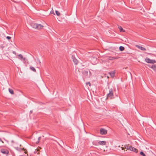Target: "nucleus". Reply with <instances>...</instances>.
Returning a JSON list of instances; mask_svg holds the SVG:
<instances>
[{
	"instance_id": "nucleus-1",
	"label": "nucleus",
	"mask_w": 156,
	"mask_h": 156,
	"mask_svg": "<svg viewBox=\"0 0 156 156\" xmlns=\"http://www.w3.org/2000/svg\"><path fill=\"white\" fill-rule=\"evenodd\" d=\"M109 93L107 95L106 99H112L114 98L113 95V91L112 88L109 89Z\"/></svg>"
},
{
	"instance_id": "nucleus-2",
	"label": "nucleus",
	"mask_w": 156,
	"mask_h": 156,
	"mask_svg": "<svg viewBox=\"0 0 156 156\" xmlns=\"http://www.w3.org/2000/svg\"><path fill=\"white\" fill-rule=\"evenodd\" d=\"M31 26L33 28L38 30L41 29L44 27L43 26L40 24H38L35 23H31Z\"/></svg>"
},
{
	"instance_id": "nucleus-3",
	"label": "nucleus",
	"mask_w": 156,
	"mask_h": 156,
	"mask_svg": "<svg viewBox=\"0 0 156 156\" xmlns=\"http://www.w3.org/2000/svg\"><path fill=\"white\" fill-rule=\"evenodd\" d=\"M145 61L148 63L154 64L156 62L155 60H152L147 58L145 59Z\"/></svg>"
},
{
	"instance_id": "nucleus-4",
	"label": "nucleus",
	"mask_w": 156,
	"mask_h": 156,
	"mask_svg": "<svg viewBox=\"0 0 156 156\" xmlns=\"http://www.w3.org/2000/svg\"><path fill=\"white\" fill-rule=\"evenodd\" d=\"M15 148L16 150L18 151H21L22 150H23L25 151L24 153H25L26 154H27V151L26 150V149H25L24 148H20L18 147H15Z\"/></svg>"
},
{
	"instance_id": "nucleus-5",
	"label": "nucleus",
	"mask_w": 156,
	"mask_h": 156,
	"mask_svg": "<svg viewBox=\"0 0 156 156\" xmlns=\"http://www.w3.org/2000/svg\"><path fill=\"white\" fill-rule=\"evenodd\" d=\"M107 130L104 128H101L100 129V133L101 135H105L107 133Z\"/></svg>"
},
{
	"instance_id": "nucleus-6",
	"label": "nucleus",
	"mask_w": 156,
	"mask_h": 156,
	"mask_svg": "<svg viewBox=\"0 0 156 156\" xmlns=\"http://www.w3.org/2000/svg\"><path fill=\"white\" fill-rule=\"evenodd\" d=\"M1 151L2 153L6 155H8L9 153V151L6 149H2L1 150Z\"/></svg>"
},
{
	"instance_id": "nucleus-7",
	"label": "nucleus",
	"mask_w": 156,
	"mask_h": 156,
	"mask_svg": "<svg viewBox=\"0 0 156 156\" xmlns=\"http://www.w3.org/2000/svg\"><path fill=\"white\" fill-rule=\"evenodd\" d=\"M72 59H73V61L75 64V65H77L78 63V60L75 58V57H74L73 55H72Z\"/></svg>"
},
{
	"instance_id": "nucleus-8",
	"label": "nucleus",
	"mask_w": 156,
	"mask_h": 156,
	"mask_svg": "<svg viewBox=\"0 0 156 156\" xmlns=\"http://www.w3.org/2000/svg\"><path fill=\"white\" fill-rule=\"evenodd\" d=\"M82 74L85 77H86L88 75V71L87 70H84L82 71Z\"/></svg>"
},
{
	"instance_id": "nucleus-9",
	"label": "nucleus",
	"mask_w": 156,
	"mask_h": 156,
	"mask_svg": "<svg viewBox=\"0 0 156 156\" xmlns=\"http://www.w3.org/2000/svg\"><path fill=\"white\" fill-rule=\"evenodd\" d=\"M130 150L133 152H136V153H137L138 152V150L136 148L132 146H131V147H130Z\"/></svg>"
},
{
	"instance_id": "nucleus-10",
	"label": "nucleus",
	"mask_w": 156,
	"mask_h": 156,
	"mask_svg": "<svg viewBox=\"0 0 156 156\" xmlns=\"http://www.w3.org/2000/svg\"><path fill=\"white\" fill-rule=\"evenodd\" d=\"M136 46L139 49H140L142 51H144L146 50V48L143 47L139 45H136Z\"/></svg>"
},
{
	"instance_id": "nucleus-11",
	"label": "nucleus",
	"mask_w": 156,
	"mask_h": 156,
	"mask_svg": "<svg viewBox=\"0 0 156 156\" xmlns=\"http://www.w3.org/2000/svg\"><path fill=\"white\" fill-rule=\"evenodd\" d=\"M98 144L100 145H105L106 144V142L105 141H99L98 142Z\"/></svg>"
},
{
	"instance_id": "nucleus-12",
	"label": "nucleus",
	"mask_w": 156,
	"mask_h": 156,
	"mask_svg": "<svg viewBox=\"0 0 156 156\" xmlns=\"http://www.w3.org/2000/svg\"><path fill=\"white\" fill-rule=\"evenodd\" d=\"M149 67L154 70H156V65H152L151 66H149Z\"/></svg>"
},
{
	"instance_id": "nucleus-13",
	"label": "nucleus",
	"mask_w": 156,
	"mask_h": 156,
	"mask_svg": "<svg viewBox=\"0 0 156 156\" xmlns=\"http://www.w3.org/2000/svg\"><path fill=\"white\" fill-rule=\"evenodd\" d=\"M115 73V72L113 71L111 72L110 74L112 77L113 78L114 77Z\"/></svg>"
},
{
	"instance_id": "nucleus-14",
	"label": "nucleus",
	"mask_w": 156,
	"mask_h": 156,
	"mask_svg": "<svg viewBox=\"0 0 156 156\" xmlns=\"http://www.w3.org/2000/svg\"><path fill=\"white\" fill-rule=\"evenodd\" d=\"M118 58V57H109V59L110 60H113L115 59H116Z\"/></svg>"
},
{
	"instance_id": "nucleus-15",
	"label": "nucleus",
	"mask_w": 156,
	"mask_h": 156,
	"mask_svg": "<svg viewBox=\"0 0 156 156\" xmlns=\"http://www.w3.org/2000/svg\"><path fill=\"white\" fill-rule=\"evenodd\" d=\"M125 49V48L124 47L121 46L119 47V50L121 51H123Z\"/></svg>"
},
{
	"instance_id": "nucleus-16",
	"label": "nucleus",
	"mask_w": 156,
	"mask_h": 156,
	"mask_svg": "<svg viewBox=\"0 0 156 156\" xmlns=\"http://www.w3.org/2000/svg\"><path fill=\"white\" fill-rule=\"evenodd\" d=\"M30 69L31 70H32L34 72H36V70L35 69V68L32 66H31L30 67Z\"/></svg>"
},
{
	"instance_id": "nucleus-17",
	"label": "nucleus",
	"mask_w": 156,
	"mask_h": 156,
	"mask_svg": "<svg viewBox=\"0 0 156 156\" xmlns=\"http://www.w3.org/2000/svg\"><path fill=\"white\" fill-rule=\"evenodd\" d=\"M9 93L11 94H14V91L12 89L9 88Z\"/></svg>"
},
{
	"instance_id": "nucleus-18",
	"label": "nucleus",
	"mask_w": 156,
	"mask_h": 156,
	"mask_svg": "<svg viewBox=\"0 0 156 156\" xmlns=\"http://www.w3.org/2000/svg\"><path fill=\"white\" fill-rule=\"evenodd\" d=\"M119 30H120V31L121 32V31L125 32V31L123 30V29L121 26L119 27Z\"/></svg>"
},
{
	"instance_id": "nucleus-19",
	"label": "nucleus",
	"mask_w": 156,
	"mask_h": 156,
	"mask_svg": "<svg viewBox=\"0 0 156 156\" xmlns=\"http://www.w3.org/2000/svg\"><path fill=\"white\" fill-rule=\"evenodd\" d=\"M131 147V146H129L128 145H126L125 146V148H126L127 150H130Z\"/></svg>"
},
{
	"instance_id": "nucleus-20",
	"label": "nucleus",
	"mask_w": 156,
	"mask_h": 156,
	"mask_svg": "<svg viewBox=\"0 0 156 156\" xmlns=\"http://www.w3.org/2000/svg\"><path fill=\"white\" fill-rule=\"evenodd\" d=\"M93 145H98V142H97L96 141H94L93 142Z\"/></svg>"
},
{
	"instance_id": "nucleus-21",
	"label": "nucleus",
	"mask_w": 156,
	"mask_h": 156,
	"mask_svg": "<svg viewBox=\"0 0 156 156\" xmlns=\"http://www.w3.org/2000/svg\"><path fill=\"white\" fill-rule=\"evenodd\" d=\"M55 12L57 16H59L60 15V13L58 11L56 10Z\"/></svg>"
},
{
	"instance_id": "nucleus-22",
	"label": "nucleus",
	"mask_w": 156,
	"mask_h": 156,
	"mask_svg": "<svg viewBox=\"0 0 156 156\" xmlns=\"http://www.w3.org/2000/svg\"><path fill=\"white\" fill-rule=\"evenodd\" d=\"M140 154L142 156H146L145 154L143 151H141L140 152Z\"/></svg>"
},
{
	"instance_id": "nucleus-23",
	"label": "nucleus",
	"mask_w": 156,
	"mask_h": 156,
	"mask_svg": "<svg viewBox=\"0 0 156 156\" xmlns=\"http://www.w3.org/2000/svg\"><path fill=\"white\" fill-rule=\"evenodd\" d=\"M18 56L19 57V58L20 59H21L23 58V55L21 54H20L18 55Z\"/></svg>"
},
{
	"instance_id": "nucleus-24",
	"label": "nucleus",
	"mask_w": 156,
	"mask_h": 156,
	"mask_svg": "<svg viewBox=\"0 0 156 156\" xmlns=\"http://www.w3.org/2000/svg\"><path fill=\"white\" fill-rule=\"evenodd\" d=\"M41 136L39 137L38 138V141L36 142V144H38L40 140L41 139Z\"/></svg>"
},
{
	"instance_id": "nucleus-25",
	"label": "nucleus",
	"mask_w": 156,
	"mask_h": 156,
	"mask_svg": "<svg viewBox=\"0 0 156 156\" xmlns=\"http://www.w3.org/2000/svg\"><path fill=\"white\" fill-rule=\"evenodd\" d=\"M37 63L38 62L39 64H40V65L41 62L40 60L39 59H37Z\"/></svg>"
},
{
	"instance_id": "nucleus-26",
	"label": "nucleus",
	"mask_w": 156,
	"mask_h": 156,
	"mask_svg": "<svg viewBox=\"0 0 156 156\" xmlns=\"http://www.w3.org/2000/svg\"><path fill=\"white\" fill-rule=\"evenodd\" d=\"M6 38L8 39V40H9V39H10L11 38V37H10V36H7L6 37Z\"/></svg>"
},
{
	"instance_id": "nucleus-27",
	"label": "nucleus",
	"mask_w": 156,
	"mask_h": 156,
	"mask_svg": "<svg viewBox=\"0 0 156 156\" xmlns=\"http://www.w3.org/2000/svg\"><path fill=\"white\" fill-rule=\"evenodd\" d=\"M86 84H88L90 86H91V84H90V82H88L87 83H86Z\"/></svg>"
},
{
	"instance_id": "nucleus-28",
	"label": "nucleus",
	"mask_w": 156,
	"mask_h": 156,
	"mask_svg": "<svg viewBox=\"0 0 156 156\" xmlns=\"http://www.w3.org/2000/svg\"><path fill=\"white\" fill-rule=\"evenodd\" d=\"M0 141H1V142H2V143H4L3 141H2V140L0 138Z\"/></svg>"
},
{
	"instance_id": "nucleus-29",
	"label": "nucleus",
	"mask_w": 156,
	"mask_h": 156,
	"mask_svg": "<svg viewBox=\"0 0 156 156\" xmlns=\"http://www.w3.org/2000/svg\"><path fill=\"white\" fill-rule=\"evenodd\" d=\"M22 59H23V60L24 61H25V60H26V58H23H23Z\"/></svg>"
},
{
	"instance_id": "nucleus-30",
	"label": "nucleus",
	"mask_w": 156,
	"mask_h": 156,
	"mask_svg": "<svg viewBox=\"0 0 156 156\" xmlns=\"http://www.w3.org/2000/svg\"><path fill=\"white\" fill-rule=\"evenodd\" d=\"M13 53L15 54H16V52L15 51H13Z\"/></svg>"
},
{
	"instance_id": "nucleus-31",
	"label": "nucleus",
	"mask_w": 156,
	"mask_h": 156,
	"mask_svg": "<svg viewBox=\"0 0 156 156\" xmlns=\"http://www.w3.org/2000/svg\"><path fill=\"white\" fill-rule=\"evenodd\" d=\"M32 112H33V111H32V110H30V113H32Z\"/></svg>"
},
{
	"instance_id": "nucleus-32",
	"label": "nucleus",
	"mask_w": 156,
	"mask_h": 156,
	"mask_svg": "<svg viewBox=\"0 0 156 156\" xmlns=\"http://www.w3.org/2000/svg\"><path fill=\"white\" fill-rule=\"evenodd\" d=\"M122 150H123L124 148H123V147H122Z\"/></svg>"
},
{
	"instance_id": "nucleus-33",
	"label": "nucleus",
	"mask_w": 156,
	"mask_h": 156,
	"mask_svg": "<svg viewBox=\"0 0 156 156\" xmlns=\"http://www.w3.org/2000/svg\"><path fill=\"white\" fill-rule=\"evenodd\" d=\"M38 149H37V151H38Z\"/></svg>"
}]
</instances>
